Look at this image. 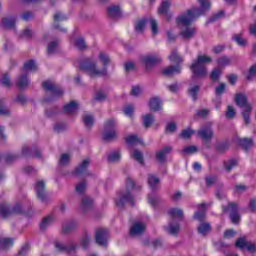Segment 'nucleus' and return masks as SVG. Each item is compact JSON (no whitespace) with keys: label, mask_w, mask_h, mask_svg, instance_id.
Segmentation results:
<instances>
[{"label":"nucleus","mask_w":256,"mask_h":256,"mask_svg":"<svg viewBox=\"0 0 256 256\" xmlns=\"http://www.w3.org/2000/svg\"><path fill=\"white\" fill-rule=\"evenodd\" d=\"M98 59L103 65L101 70L97 69V63H95L93 59L86 58L80 61V71H87L89 77H107V66L111 63V57H109V54L102 51L99 53Z\"/></svg>","instance_id":"1"},{"label":"nucleus","mask_w":256,"mask_h":256,"mask_svg":"<svg viewBox=\"0 0 256 256\" xmlns=\"http://www.w3.org/2000/svg\"><path fill=\"white\" fill-rule=\"evenodd\" d=\"M201 8H192L187 10L186 14L178 16V23L180 25H190L195 19L205 15L211 9V2L209 0H198Z\"/></svg>","instance_id":"2"},{"label":"nucleus","mask_w":256,"mask_h":256,"mask_svg":"<svg viewBox=\"0 0 256 256\" xmlns=\"http://www.w3.org/2000/svg\"><path fill=\"white\" fill-rule=\"evenodd\" d=\"M213 58L205 54L198 55L195 60H193L189 69L192 73V79H205L207 77V66L212 63Z\"/></svg>","instance_id":"3"},{"label":"nucleus","mask_w":256,"mask_h":256,"mask_svg":"<svg viewBox=\"0 0 256 256\" xmlns=\"http://www.w3.org/2000/svg\"><path fill=\"white\" fill-rule=\"evenodd\" d=\"M42 89H44V91H49V93H51V96L43 98L42 103H51L52 101H56V99L61 98V96L65 93L62 87L55 84L51 80H46L42 82Z\"/></svg>","instance_id":"4"},{"label":"nucleus","mask_w":256,"mask_h":256,"mask_svg":"<svg viewBox=\"0 0 256 256\" xmlns=\"http://www.w3.org/2000/svg\"><path fill=\"white\" fill-rule=\"evenodd\" d=\"M135 187V181L131 177L126 179V191L125 193L120 194V198L115 200L116 207L123 208L125 203H130L131 207H135V197L131 194V190Z\"/></svg>","instance_id":"5"},{"label":"nucleus","mask_w":256,"mask_h":256,"mask_svg":"<svg viewBox=\"0 0 256 256\" xmlns=\"http://www.w3.org/2000/svg\"><path fill=\"white\" fill-rule=\"evenodd\" d=\"M0 215L3 219H7V217H11V215H25V211L21 203H16L13 208H10L9 204L2 202L0 203Z\"/></svg>","instance_id":"6"},{"label":"nucleus","mask_w":256,"mask_h":256,"mask_svg":"<svg viewBox=\"0 0 256 256\" xmlns=\"http://www.w3.org/2000/svg\"><path fill=\"white\" fill-rule=\"evenodd\" d=\"M223 213H230L231 223L239 225L241 215L239 214V205L236 202H228L227 206H222Z\"/></svg>","instance_id":"7"},{"label":"nucleus","mask_w":256,"mask_h":256,"mask_svg":"<svg viewBox=\"0 0 256 256\" xmlns=\"http://www.w3.org/2000/svg\"><path fill=\"white\" fill-rule=\"evenodd\" d=\"M104 130L102 139L103 141H113L117 139V132L115 131V119H108L104 124Z\"/></svg>","instance_id":"8"},{"label":"nucleus","mask_w":256,"mask_h":256,"mask_svg":"<svg viewBox=\"0 0 256 256\" xmlns=\"http://www.w3.org/2000/svg\"><path fill=\"white\" fill-rule=\"evenodd\" d=\"M34 189L36 191V197L37 199H39V201H41L42 203H47L49 201V196H47L45 181L43 180L37 181Z\"/></svg>","instance_id":"9"},{"label":"nucleus","mask_w":256,"mask_h":256,"mask_svg":"<svg viewBox=\"0 0 256 256\" xmlns=\"http://www.w3.org/2000/svg\"><path fill=\"white\" fill-rule=\"evenodd\" d=\"M109 231L105 228H98L95 233V241L100 247H107Z\"/></svg>","instance_id":"10"},{"label":"nucleus","mask_w":256,"mask_h":256,"mask_svg":"<svg viewBox=\"0 0 256 256\" xmlns=\"http://www.w3.org/2000/svg\"><path fill=\"white\" fill-rule=\"evenodd\" d=\"M141 63L145 66L147 70L153 69L155 65L161 63V57L157 55H145L140 58Z\"/></svg>","instance_id":"11"},{"label":"nucleus","mask_w":256,"mask_h":256,"mask_svg":"<svg viewBox=\"0 0 256 256\" xmlns=\"http://www.w3.org/2000/svg\"><path fill=\"white\" fill-rule=\"evenodd\" d=\"M178 20H179V17H177L176 19L177 25H179V27H185V29L180 32V37L184 39H193V37H195V33H197V30L195 29V27H191L193 23H191L190 25H183V24H180Z\"/></svg>","instance_id":"12"},{"label":"nucleus","mask_w":256,"mask_h":256,"mask_svg":"<svg viewBox=\"0 0 256 256\" xmlns=\"http://www.w3.org/2000/svg\"><path fill=\"white\" fill-rule=\"evenodd\" d=\"M91 161L89 159H85L82 161L80 165H78L73 171V175L79 177V175H87V169H89V165Z\"/></svg>","instance_id":"13"},{"label":"nucleus","mask_w":256,"mask_h":256,"mask_svg":"<svg viewBox=\"0 0 256 256\" xmlns=\"http://www.w3.org/2000/svg\"><path fill=\"white\" fill-rule=\"evenodd\" d=\"M205 213H207V204L201 203L198 205V211L194 213L193 219L203 223L205 221Z\"/></svg>","instance_id":"14"},{"label":"nucleus","mask_w":256,"mask_h":256,"mask_svg":"<svg viewBox=\"0 0 256 256\" xmlns=\"http://www.w3.org/2000/svg\"><path fill=\"white\" fill-rule=\"evenodd\" d=\"M53 19H54L53 28L57 29L58 31H61V33H67V28H62L58 24L60 21H67V16L62 14L61 12H57L56 14H54Z\"/></svg>","instance_id":"15"},{"label":"nucleus","mask_w":256,"mask_h":256,"mask_svg":"<svg viewBox=\"0 0 256 256\" xmlns=\"http://www.w3.org/2000/svg\"><path fill=\"white\" fill-rule=\"evenodd\" d=\"M181 73V66L180 65H170L164 69H162V75L165 77H173V75H179Z\"/></svg>","instance_id":"16"},{"label":"nucleus","mask_w":256,"mask_h":256,"mask_svg":"<svg viewBox=\"0 0 256 256\" xmlns=\"http://www.w3.org/2000/svg\"><path fill=\"white\" fill-rule=\"evenodd\" d=\"M172 149L171 146H166L162 150L156 152V161L158 163H165V161H167V155L171 153Z\"/></svg>","instance_id":"17"},{"label":"nucleus","mask_w":256,"mask_h":256,"mask_svg":"<svg viewBox=\"0 0 256 256\" xmlns=\"http://www.w3.org/2000/svg\"><path fill=\"white\" fill-rule=\"evenodd\" d=\"M148 107L150 108V111H152L153 113L157 112V111H161V109H163V102L161 101V99L159 97H153L150 99Z\"/></svg>","instance_id":"18"},{"label":"nucleus","mask_w":256,"mask_h":256,"mask_svg":"<svg viewBox=\"0 0 256 256\" xmlns=\"http://www.w3.org/2000/svg\"><path fill=\"white\" fill-rule=\"evenodd\" d=\"M211 223L209 222H201L197 227V233L198 235H201L202 237H207L209 233H211Z\"/></svg>","instance_id":"19"},{"label":"nucleus","mask_w":256,"mask_h":256,"mask_svg":"<svg viewBox=\"0 0 256 256\" xmlns=\"http://www.w3.org/2000/svg\"><path fill=\"white\" fill-rule=\"evenodd\" d=\"M230 147H231V144L229 143V140L218 141L215 144V151L216 153L223 155V153H225L226 151H229Z\"/></svg>","instance_id":"20"},{"label":"nucleus","mask_w":256,"mask_h":256,"mask_svg":"<svg viewBox=\"0 0 256 256\" xmlns=\"http://www.w3.org/2000/svg\"><path fill=\"white\" fill-rule=\"evenodd\" d=\"M145 233V224L141 222L134 223L130 228V235L137 236Z\"/></svg>","instance_id":"21"},{"label":"nucleus","mask_w":256,"mask_h":256,"mask_svg":"<svg viewBox=\"0 0 256 256\" xmlns=\"http://www.w3.org/2000/svg\"><path fill=\"white\" fill-rule=\"evenodd\" d=\"M215 135V132H213V129L211 128H204L198 130V137L200 139H203V141L212 140Z\"/></svg>","instance_id":"22"},{"label":"nucleus","mask_w":256,"mask_h":256,"mask_svg":"<svg viewBox=\"0 0 256 256\" xmlns=\"http://www.w3.org/2000/svg\"><path fill=\"white\" fill-rule=\"evenodd\" d=\"M235 103L238 107L244 108V110H247V106H251V104L247 103V96L242 93L235 95Z\"/></svg>","instance_id":"23"},{"label":"nucleus","mask_w":256,"mask_h":256,"mask_svg":"<svg viewBox=\"0 0 256 256\" xmlns=\"http://www.w3.org/2000/svg\"><path fill=\"white\" fill-rule=\"evenodd\" d=\"M55 247L58 251L63 252V253H73L77 249V244H72L69 246H65L61 244L60 242H55Z\"/></svg>","instance_id":"24"},{"label":"nucleus","mask_w":256,"mask_h":256,"mask_svg":"<svg viewBox=\"0 0 256 256\" xmlns=\"http://www.w3.org/2000/svg\"><path fill=\"white\" fill-rule=\"evenodd\" d=\"M79 109V104L75 101H71L70 103L64 105L63 111L67 113V115H72V113H77Z\"/></svg>","instance_id":"25"},{"label":"nucleus","mask_w":256,"mask_h":256,"mask_svg":"<svg viewBox=\"0 0 256 256\" xmlns=\"http://www.w3.org/2000/svg\"><path fill=\"white\" fill-rule=\"evenodd\" d=\"M107 13L111 19H117L121 17V8L119 6H110L107 9Z\"/></svg>","instance_id":"26"},{"label":"nucleus","mask_w":256,"mask_h":256,"mask_svg":"<svg viewBox=\"0 0 256 256\" xmlns=\"http://www.w3.org/2000/svg\"><path fill=\"white\" fill-rule=\"evenodd\" d=\"M239 145L242 147L243 151L247 153L249 149L253 146V139L252 138H241L239 139Z\"/></svg>","instance_id":"27"},{"label":"nucleus","mask_w":256,"mask_h":256,"mask_svg":"<svg viewBox=\"0 0 256 256\" xmlns=\"http://www.w3.org/2000/svg\"><path fill=\"white\" fill-rule=\"evenodd\" d=\"M17 23L16 17H5L2 19V25L4 29H13Z\"/></svg>","instance_id":"28"},{"label":"nucleus","mask_w":256,"mask_h":256,"mask_svg":"<svg viewBox=\"0 0 256 256\" xmlns=\"http://www.w3.org/2000/svg\"><path fill=\"white\" fill-rule=\"evenodd\" d=\"M16 86L20 90H23V89H25L26 87L29 86V78L27 77V74H23V75L18 77V81L16 83Z\"/></svg>","instance_id":"29"},{"label":"nucleus","mask_w":256,"mask_h":256,"mask_svg":"<svg viewBox=\"0 0 256 256\" xmlns=\"http://www.w3.org/2000/svg\"><path fill=\"white\" fill-rule=\"evenodd\" d=\"M14 242L11 238H2L0 239V251H7V249H11L13 247Z\"/></svg>","instance_id":"30"},{"label":"nucleus","mask_w":256,"mask_h":256,"mask_svg":"<svg viewBox=\"0 0 256 256\" xmlns=\"http://www.w3.org/2000/svg\"><path fill=\"white\" fill-rule=\"evenodd\" d=\"M199 91H201V86L199 85H194L187 90V94L193 101H197V97L199 95Z\"/></svg>","instance_id":"31"},{"label":"nucleus","mask_w":256,"mask_h":256,"mask_svg":"<svg viewBox=\"0 0 256 256\" xmlns=\"http://www.w3.org/2000/svg\"><path fill=\"white\" fill-rule=\"evenodd\" d=\"M159 178L153 174L148 175V185L152 191H157V185H159Z\"/></svg>","instance_id":"32"},{"label":"nucleus","mask_w":256,"mask_h":256,"mask_svg":"<svg viewBox=\"0 0 256 256\" xmlns=\"http://www.w3.org/2000/svg\"><path fill=\"white\" fill-rule=\"evenodd\" d=\"M170 7H171V2H169V0H163L160 7L158 8V14L167 15V13H169Z\"/></svg>","instance_id":"33"},{"label":"nucleus","mask_w":256,"mask_h":256,"mask_svg":"<svg viewBox=\"0 0 256 256\" xmlns=\"http://www.w3.org/2000/svg\"><path fill=\"white\" fill-rule=\"evenodd\" d=\"M168 59L171 63H175L176 65L181 66V63H183V58L177 53V50H173Z\"/></svg>","instance_id":"34"},{"label":"nucleus","mask_w":256,"mask_h":256,"mask_svg":"<svg viewBox=\"0 0 256 256\" xmlns=\"http://www.w3.org/2000/svg\"><path fill=\"white\" fill-rule=\"evenodd\" d=\"M168 215L172 219H183V210L179 208H171L170 210H168Z\"/></svg>","instance_id":"35"},{"label":"nucleus","mask_w":256,"mask_h":256,"mask_svg":"<svg viewBox=\"0 0 256 256\" xmlns=\"http://www.w3.org/2000/svg\"><path fill=\"white\" fill-rule=\"evenodd\" d=\"M75 227H77V223H75V221H70L62 227V233L64 235H69V233L75 231Z\"/></svg>","instance_id":"36"},{"label":"nucleus","mask_w":256,"mask_h":256,"mask_svg":"<svg viewBox=\"0 0 256 256\" xmlns=\"http://www.w3.org/2000/svg\"><path fill=\"white\" fill-rule=\"evenodd\" d=\"M53 223V215L46 216L40 223V230L45 231Z\"/></svg>","instance_id":"37"},{"label":"nucleus","mask_w":256,"mask_h":256,"mask_svg":"<svg viewBox=\"0 0 256 256\" xmlns=\"http://www.w3.org/2000/svg\"><path fill=\"white\" fill-rule=\"evenodd\" d=\"M154 122L155 117L153 116V114H146L143 116V125L145 129H149V127H151V125H153Z\"/></svg>","instance_id":"38"},{"label":"nucleus","mask_w":256,"mask_h":256,"mask_svg":"<svg viewBox=\"0 0 256 256\" xmlns=\"http://www.w3.org/2000/svg\"><path fill=\"white\" fill-rule=\"evenodd\" d=\"M249 242H247V238L240 237L235 242V248L240 249V251H243L244 249H247V245Z\"/></svg>","instance_id":"39"},{"label":"nucleus","mask_w":256,"mask_h":256,"mask_svg":"<svg viewBox=\"0 0 256 256\" xmlns=\"http://www.w3.org/2000/svg\"><path fill=\"white\" fill-rule=\"evenodd\" d=\"M82 121L87 129H91V127L95 125V120L93 119V116L89 114L82 116Z\"/></svg>","instance_id":"40"},{"label":"nucleus","mask_w":256,"mask_h":256,"mask_svg":"<svg viewBox=\"0 0 256 256\" xmlns=\"http://www.w3.org/2000/svg\"><path fill=\"white\" fill-rule=\"evenodd\" d=\"M221 68H214L210 73V79L212 83H217L221 79Z\"/></svg>","instance_id":"41"},{"label":"nucleus","mask_w":256,"mask_h":256,"mask_svg":"<svg viewBox=\"0 0 256 256\" xmlns=\"http://www.w3.org/2000/svg\"><path fill=\"white\" fill-rule=\"evenodd\" d=\"M253 110V108H251V106H247L246 110H244L242 112V117L244 119V123L246 125H250L251 124V111Z\"/></svg>","instance_id":"42"},{"label":"nucleus","mask_w":256,"mask_h":256,"mask_svg":"<svg viewBox=\"0 0 256 256\" xmlns=\"http://www.w3.org/2000/svg\"><path fill=\"white\" fill-rule=\"evenodd\" d=\"M93 207V200L90 198H84L81 202V209H83L84 213H87L89 209Z\"/></svg>","instance_id":"43"},{"label":"nucleus","mask_w":256,"mask_h":256,"mask_svg":"<svg viewBox=\"0 0 256 256\" xmlns=\"http://www.w3.org/2000/svg\"><path fill=\"white\" fill-rule=\"evenodd\" d=\"M130 156L132 157V159H135V161H137L138 163H140V165H144L145 160L143 159V153H141V151L139 150H134Z\"/></svg>","instance_id":"44"},{"label":"nucleus","mask_w":256,"mask_h":256,"mask_svg":"<svg viewBox=\"0 0 256 256\" xmlns=\"http://www.w3.org/2000/svg\"><path fill=\"white\" fill-rule=\"evenodd\" d=\"M117 161H121V152L114 151L108 155V163H117Z\"/></svg>","instance_id":"45"},{"label":"nucleus","mask_w":256,"mask_h":256,"mask_svg":"<svg viewBox=\"0 0 256 256\" xmlns=\"http://www.w3.org/2000/svg\"><path fill=\"white\" fill-rule=\"evenodd\" d=\"M225 15V11L220 10L216 14H213L206 22V25H209L210 23H215V21H219L221 17Z\"/></svg>","instance_id":"46"},{"label":"nucleus","mask_w":256,"mask_h":256,"mask_svg":"<svg viewBox=\"0 0 256 256\" xmlns=\"http://www.w3.org/2000/svg\"><path fill=\"white\" fill-rule=\"evenodd\" d=\"M216 63L219 65V67H227L228 65H231V59L227 56H221L216 60Z\"/></svg>","instance_id":"47"},{"label":"nucleus","mask_w":256,"mask_h":256,"mask_svg":"<svg viewBox=\"0 0 256 256\" xmlns=\"http://www.w3.org/2000/svg\"><path fill=\"white\" fill-rule=\"evenodd\" d=\"M74 45L79 49V51L87 49V43H85V39H83V37L77 38L74 42Z\"/></svg>","instance_id":"48"},{"label":"nucleus","mask_w":256,"mask_h":256,"mask_svg":"<svg viewBox=\"0 0 256 256\" xmlns=\"http://www.w3.org/2000/svg\"><path fill=\"white\" fill-rule=\"evenodd\" d=\"M233 167H237V159H230L224 162V168L226 171H233Z\"/></svg>","instance_id":"49"},{"label":"nucleus","mask_w":256,"mask_h":256,"mask_svg":"<svg viewBox=\"0 0 256 256\" xmlns=\"http://www.w3.org/2000/svg\"><path fill=\"white\" fill-rule=\"evenodd\" d=\"M24 69L26 71H37V64H35V60H28L24 63Z\"/></svg>","instance_id":"50"},{"label":"nucleus","mask_w":256,"mask_h":256,"mask_svg":"<svg viewBox=\"0 0 256 256\" xmlns=\"http://www.w3.org/2000/svg\"><path fill=\"white\" fill-rule=\"evenodd\" d=\"M195 135V131L192 129H184L180 133V138L181 139H191Z\"/></svg>","instance_id":"51"},{"label":"nucleus","mask_w":256,"mask_h":256,"mask_svg":"<svg viewBox=\"0 0 256 256\" xmlns=\"http://www.w3.org/2000/svg\"><path fill=\"white\" fill-rule=\"evenodd\" d=\"M180 229H181V226L179 225V223H176V224L170 223L169 224L170 235H177L179 233Z\"/></svg>","instance_id":"52"},{"label":"nucleus","mask_w":256,"mask_h":256,"mask_svg":"<svg viewBox=\"0 0 256 256\" xmlns=\"http://www.w3.org/2000/svg\"><path fill=\"white\" fill-rule=\"evenodd\" d=\"M125 142L127 143V145H135L136 143H140L139 142V137H137V135H129L125 138Z\"/></svg>","instance_id":"53"},{"label":"nucleus","mask_w":256,"mask_h":256,"mask_svg":"<svg viewBox=\"0 0 256 256\" xmlns=\"http://www.w3.org/2000/svg\"><path fill=\"white\" fill-rule=\"evenodd\" d=\"M198 148L197 146H186L184 147V149L182 150V153H184V155H193V153H197Z\"/></svg>","instance_id":"54"},{"label":"nucleus","mask_w":256,"mask_h":256,"mask_svg":"<svg viewBox=\"0 0 256 256\" xmlns=\"http://www.w3.org/2000/svg\"><path fill=\"white\" fill-rule=\"evenodd\" d=\"M227 85L225 83H220L216 88H215V95L217 97H221L223 93H225Z\"/></svg>","instance_id":"55"},{"label":"nucleus","mask_w":256,"mask_h":256,"mask_svg":"<svg viewBox=\"0 0 256 256\" xmlns=\"http://www.w3.org/2000/svg\"><path fill=\"white\" fill-rule=\"evenodd\" d=\"M150 27L152 35H157V33H159V24L157 23V20L150 19Z\"/></svg>","instance_id":"56"},{"label":"nucleus","mask_w":256,"mask_h":256,"mask_svg":"<svg viewBox=\"0 0 256 256\" xmlns=\"http://www.w3.org/2000/svg\"><path fill=\"white\" fill-rule=\"evenodd\" d=\"M233 39L240 47H245V45H247V40L243 39L241 34L234 35Z\"/></svg>","instance_id":"57"},{"label":"nucleus","mask_w":256,"mask_h":256,"mask_svg":"<svg viewBox=\"0 0 256 256\" xmlns=\"http://www.w3.org/2000/svg\"><path fill=\"white\" fill-rule=\"evenodd\" d=\"M255 75H256V63L249 68L248 74L246 75L247 81H251L253 77H255Z\"/></svg>","instance_id":"58"},{"label":"nucleus","mask_w":256,"mask_h":256,"mask_svg":"<svg viewBox=\"0 0 256 256\" xmlns=\"http://www.w3.org/2000/svg\"><path fill=\"white\" fill-rule=\"evenodd\" d=\"M56 50H57V41L50 42L47 47V54L53 55V53H55Z\"/></svg>","instance_id":"59"},{"label":"nucleus","mask_w":256,"mask_h":256,"mask_svg":"<svg viewBox=\"0 0 256 256\" xmlns=\"http://www.w3.org/2000/svg\"><path fill=\"white\" fill-rule=\"evenodd\" d=\"M177 131V124L175 122H169L166 125L165 133H175Z\"/></svg>","instance_id":"60"},{"label":"nucleus","mask_w":256,"mask_h":256,"mask_svg":"<svg viewBox=\"0 0 256 256\" xmlns=\"http://www.w3.org/2000/svg\"><path fill=\"white\" fill-rule=\"evenodd\" d=\"M145 23H147V20L145 19L138 21L135 25V30L138 31V33H143V30L145 29Z\"/></svg>","instance_id":"61"},{"label":"nucleus","mask_w":256,"mask_h":256,"mask_svg":"<svg viewBox=\"0 0 256 256\" xmlns=\"http://www.w3.org/2000/svg\"><path fill=\"white\" fill-rule=\"evenodd\" d=\"M1 83L4 87H11V78L8 73H4L1 79Z\"/></svg>","instance_id":"62"},{"label":"nucleus","mask_w":256,"mask_h":256,"mask_svg":"<svg viewBox=\"0 0 256 256\" xmlns=\"http://www.w3.org/2000/svg\"><path fill=\"white\" fill-rule=\"evenodd\" d=\"M123 111L127 117H133V112L135 111V108L133 107V105L129 104L124 107Z\"/></svg>","instance_id":"63"},{"label":"nucleus","mask_w":256,"mask_h":256,"mask_svg":"<svg viewBox=\"0 0 256 256\" xmlns=\"http://www.w3.org/2000/svg\"><path fill=\"white\" fill-rule=\"evenodd\" d=\"M31 249V246L29 243H26L22 246L20 251L18 252V256H27V253H29V250Z\"/></svg>","instance_id":"64"}]
</instances>
